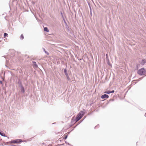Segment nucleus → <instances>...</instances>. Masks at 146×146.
Returning a JSON list of instances; mask_svg holds the SVG:
<instances>
[{
  "label": "nucleus",
  "instance_id": "f257e3e1",
  "mask_svg": "<svg viewBox=\"0 0 146 146\" xmlns=\"http://www.w3.org/2000/svg\"><path fill=\"white\" fill-rule=\"evenodd\" d=\"M84 113L82 111H80L77 115L76 119V122L79 121L83 116Z\"/></svg>",
  "mask_w": 146,
  "mask_h": 146
},
{
  "label": "nucleus",
  "instance_id": "f03ea898",
  "mask_svg": "<svg viewBox=\"0 0 146 146\" xmlns=\"http://www.w3.org/2000/svg\"><path fill=\"white\" fill-rule=\"evenodd\" d=\"M137 73L140 75H143L146 74V71L143 68H142L138 70Z\"/></svg>",
  "mask_w": 146,
  "mask_h": 146
},
{
  "label": "nucleus",
  "instance_id": "7ed1b4c3",
  "mask_svg": "<svg viewBox=\"0 0 146 146\" xmlns=\"http://www.w3.org/2000/svg\"><path fill=\"white\" fill-rule=\"evenodd\" d=\"M22 142H23L22 140L20 139H17L11 141V143H16L18 144H19L20 143Z\"/></svg>",
  "mask_w": 146,
  "mask_h": 146
},
{
  "label": "nucleus",
  "instance_id": "20e7f679",
  "mask_svg": "<svg viewBox=\"0 0 146 146\" xmlns=\"http://www.w3.org/2000/svg\"><path fill=\"white\" fill-rule=\"evenodd\" d=\"M109 96L108 95L105 94L103 95H102L101 96V98L102 99L107 98H109Z\"/></svg>",
  "mask_w": 146,
  "mask_h": 146
},
{
  "label": "nucleus",
  "instance_id": "39448f33",
  "mask_svg": "<svg viewBox=\"0 0 146 146\" xmlns=\"http://www.w3.org/2000/svg\"><path fill=\"white\" fill-rule=\"evenodd\" d=\"M114 92V90H112V91H110V90H108L107 91H105L104 92L105 93H106L107 94H109L111 93H113Z\"/></svg>",
  "mask_w": 146,
  "mask_h": 146
},
{
  "label": "nucleus",
  "instance_id": "423d86ee",
  "mask_svg": "<svg viewBox=\"0 0 146 146\" xmlns=\"http://www.w3.org/2000/svg\"><path fill=\"white\" fill-rule=\"evenodd\" d=\"M33 65L34 67L35 68H38V66L37 65L36 62H33Z\"/></svg>",
  "mask_w": 146,
  "mask_h": 146
},
{
  "label": "nucleus",
  "instance_id": "0eeeda50",
  "mask_svg": "<svg viewBox=\"0 0 146 146\" xmlns=\"http://www.w3.org/2000/svg\"><path fill=\"white\" fill-rule=\"evenodd\" d=\"M146 62V60H142V62L141 63V64L144 65Z\"/></svg>",
  "mask_w": 146,
  "mask_h": 146
},
{
  "label": "nucleus",
  "instance_id": "6e6552de",
  "mask_svg": "<svg viewBox=\"0 0 146 146\" xmlns=\"http://www.w3.org/2000/svg\"><path fill=\"white\" fill-rule=\"evenodd\" d=\"M44 30L45 31H46L47 32H49V30L48 29L47 27L44 28Z\"/></svg>",
  "mask_w": 146,
  "mask_h": 146
},
{
  "label": "nucleus",
  "instance_id": "1a4fd4ad",
  "mask_svg": "<svg viewBox=\"0 0 146 146\" xmlns=\"http://www.w3.org/2000/svg\"><path fill=\"white\" fill-rule=\"evenodd\" d=\"M0 134L2 136L5 137V133H1L0 132Z\"/></svg>",
  "mask_w": 146,
  "mask_h": 146
},
{
  "label": "nucleus",
  "instance_id": "9d476101",
  "mask_svg": "<svg viewBox=\"0 0 146 146\" xmlns=\"http://www.w3.org/2000/svg\"><path fill=\"white\" fill-rule=\"evenodd\" d=\"M67 137H68V135H66V134H65L64 135V138L63 139H66L67 138Z\"/></svg>",
  "mask_w": 146,
  "mask_h": 146
},
{
  "label": "nucleus",
  "instance_id": "9b49d317",
  "mask_svg": "<svg viewBox=\"0 0 146 146\" xmlns=\"http://www.w3.org/2000/svg\"><path fill=\"white\" fill-rule=\"evenodd\" d=\"M20 38L21 39H23L24 38V36L23 35H21Z\"/></svg>",
  "mask_w": 146,
  "mask_h": 146
},
{
  "label": "nucleus",
  "instance_id": "f8f14e48",
  "mask_svg": "<svg viewBox=\"0 0 146 146\" xmlns=\"http://www.w3.org/2000/svg\"><path fill=\"white\" fill-rule=\"evenodd\" d=\"M7 34L6 33H5L4 34V36H5V37H6V36H7Z\"/></svg>",
  "mask_w": 146,
  "mask_h": 146
},
{
  "label": "nucleus",
  "instance_id": "ddd939ff",
  "mask_svg": "<svg viewBox=\"0 0 146 146\" xmlns=\"http://www.w3.org/2000/svg\"><path fill=\"white\" fill-rule=\"evenodd\" d=\"M0 84H2V81H0Z\"/></svg>",
  "mask_w": 146,
  "mask_h": 146
}]
</instances>
